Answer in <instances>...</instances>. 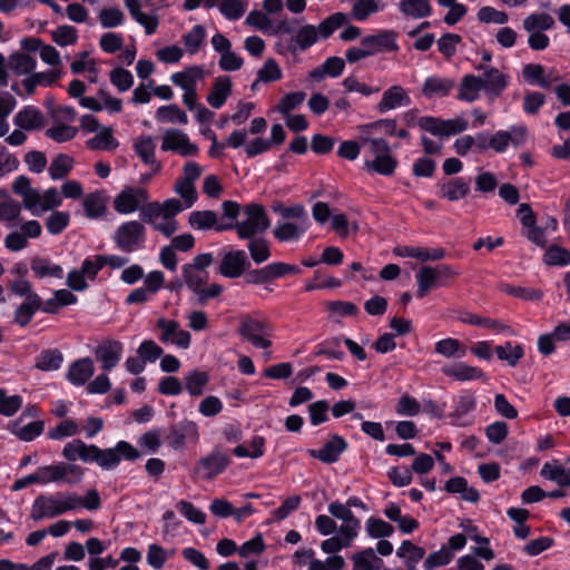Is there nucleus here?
I'll return each instance as SVG.
<instances>
[{
    "label": "nucleus",
    "instance_id": "1",
    "mask_svg": "<svg viewBox=\"0 0 570 570\" xmlns=\"http://www.w3.org/2000/svg\"><path fill=\"white\" fill-rule=\"evenodd\" d=\"M62 455L70 462L80 460L83 463H119L121 460L135 461L141 458L140 451L127 441H119L115 448L101 450L79 439L68 442L62 450Z\"/></svg>",
    "mask_w": 570,
    "mask_h": 570
},
{
    "label": "nucleus",
    "instance_id": "2",
    "mask_svg": "<svg viewBox=\"0 0 570 570\" xmlns=\"http://www.w3.org/2000/svg\"><path fill=\"white\" fill-rule=\"evenodd\" d=\"M416 108L410 109L402 114V121L405 127L412 128L419 126L422 130L436 136L450 137L465 131L469 122L463 118L442 119L434 116L417 117Z\"/></svg>",
    "mask_w": 570,
    "mask_h": 570
},
{
    "label": "nucleus",
    "instance_id": "3",
    "mask_svg": "<svg viewBox=\"0 0 570 570\" xmlns=\"http://www.w3.org/2000/svg\"><path fill=\"white\" fill-rule=\"evenodd\" d=\"M83 475V471L79 465H45L39 468L36 473L18 479L12 484L13 491H20L32 483H67L76 484Z\"/></svg>",
    "mask_w": 570,
    "mask_h": 570
},
{
    "label": "nucleus",
    "instance_id": "4",
    "mask_svg": "<svg viewBox=\"0 0 570 570\" xmlns=\"http://www.w3.org/2000/svg\"><path fill=\"white\" fill-rule=\"evenodd\" d=\"M80 503L81 498L76 493L41 494L35 499L31 505L30 518L33 521L52 519L78 509Z\"/></svg>",
    "mask_w": 570,
    "mask_h": 570
},
{
    "label": "nucleus",
    "instance_id": "5",
    "mask_svg": "<svg viewBox=\"0 0 570 570\" xmlns=\"http://www.w3.org/2000/svg\"><path fill=\"white\" fill-rule=\"evenodd\" d=\"M246 219L243 222L220 224L216 232L235 229L239 239H252L257 234H264L271 226L265 208L261 204L252 203L245 206Z\"/></svg>",
    "mask_w": 570,
    "mask_h": 570
},
{
    "label": "nucleus",
    "instance_id": "6",
    "mask_svg": "<svg viewBox=\"0 0 570 570\" xmlns=\"http://www.w3.org/2000/svg\"><path fill=\"white\" fill-rule=\"evenodd\" d=\"M301 273L302 268L297 265L273 262L261 268L248 269L244 275V279L248 285H263L288 275H298Z\"/></svg>",
    "mask_w": 570,
    "mask_h": 570
},
{
    "label": "nucleus",
    "instance_id": "7",
    "mask_svg": "<svg viewBox=\"0 0 570 570\" xmlns=\"http://www.w3.org/2000/svg\"><path fill=\"white\" fill-rule=\"evenodd\" d=\"M114 242L121 252L132 253L145 247L146 228L138 220L120 224L114 235Z\"/></svg>",
    "mask_w": 570,
    "mask_h": 570
},
{
    "label": "nucleus",
    "instance_id": "8",
    "mask_svg": "<svg viewBox=\"0 0 570 570\" xmlns=\"http://www.w3.org/2000/svg\"><path fill=\"white\" fill-rule=\"evenodd\" d=\"M269 325L266 321L257 320L250 316H244L240 320L238 334L253 346L257 348H269L272 342L266 338L269 335Z\"/></svg>",
    "mask_w": 570,
    "mask_h": 570
},
{
    "label": "nucleus",
    "instance_id": "9",
    "mask_svg": "<svg viewBox=\"0 0 570 570\" xmlns=\"http://www.w3.org/2000/svg\"><path fill=\"white\" fill-rule=\"evenodd\" d=\"M397 36L394 30L381 29L374 35L364 36L361 39V46L367 50L370 57L384 52H396L400 49Z\"/></svg>",
    "mask_w": 570,
    "mask_h": 570
},
{
    "label": "nucleus",
    "instance_id": "10",
    "mask_svg": "<svg viewBox=\"0 0 570 570\" xmlns=\"http://www.w3.org/2000/svg\"><path fill=\"white\" fill-rule=\"evenodd\" d=\"M528 128L524 125H512L510 130H498L490 135L488 145L498 154L507 151L510 144L514 147L523 145L527 140Z\"/></svg>",
    "mask_w": 570,
    "mask_h": 570
},
{
    "label": "nucleus",
    "instance_id": "11",
    "mask_svg": "<svg viewBox=\"0 0 570 570\" xmlns=\"http://www.w3.org/2000/svg\"><path fill=\"white\" fill-rule=\"evenodd\" d=\"M518 216L525 229V237L539 247H546L547 235L544 228L537 226V217L529 204H521L518 208Z\"/></svg>",
    "mask_w": 570,
    "mask_h": 570
},
{
    "label": "nucleus",
    "instance_id": "12",
    "mask_svg": "<svg viewBox=\"0 0 570 570\" xmlns=\"http://www.w3.org/2000/svg\"><path fill=\"white\" fill-rule=\"evenodd\" d=\"M197 438V425L191 421H181L169 428L165 435V442L168 446L180 450L188 442H195Z\"/></svg>",
    "mask_w": 570,
    "mask_h": 570
},
{
    "label": "nucleus",
    "instance_id": "13",
    "mask_svg": "<svg viewBox=\"0 0 570 570\" xmlns=\"http://www.w3.org/2000/svg\"><path fill=\"white\" fill-rule=\"evenodd\" d=\"M250 266L247 255L242 249L226 253L218 266V273L227 278H238L247 272Z\"/></svg>",
    "mask_w": 570,
    "mask_h": 570
},
{
    "label": "nucleus",
    "instance_id": "14",
    "mask_svg": "<svg viewBox=\"0 0 570 570\" xmlns=\"http://www.w3.org/2000/svg\"><path fill=\"white\" fill-rule=\"evenodd\" d=\"M478 71H483L482 82L484 83L482 89L487 96L491 99H495L507 89L509 85V77L501 72L495 67H487L480 63L475 67Z\"/></svg>",
    "mask_w": 570,
    "mask_h": 570
},
{
    "label": "nucleus",
    "instance_id": "15",
    "mask_svg": "<svg viewBox=\"0 0 570 570\" xmlns=\"http://www.w3.org/2000/svg\"><path fill=\"white\" fill-rule=\"evenodd\" d=\"M148 191L144 188L126 187L114 199V208L119 214L136 212L141 203L148 200Z\"/></svg>",
    "mask_w": 570,
    "mask_h": 570
},
{
    "label": "nucleus",
    "instance_id": "16",
    "mask_svg": "<svg viewBox=\"0 0 570 570\" xmlns=\"http://www.w3.org/2000/svg\"><path fill=\"white\" fill-rule=\"evenodd\" d=\"M347 448L348 443L343 436L331 434L321 449H312L308 453L322 463H335Z\"/></svg>",
    "mask_w": 570,
    "mask_h": 570
},
{
    "label": "nucleus",
    "instance_id": "17",
    "mask_svg": "<svg viewBox=\"0 0 570 570\" xmlns=\"http://www.w3.org/2000/svg\"><path fill=\"white\" fill-rule=\"evenodd\" d=\"M436 195L449 202H459L465 198L471 190L470 180L464 177L441 179L436 183Z\"/></svg>",
    "mask_w": 570,
    "mask_h": 570
},
{
    "label": "nucleus",
    "instance_id": "18",
    "mask_svg": "<svg viewBox=\"0 0 570 570\" xmlns=\"http://www.w3.org/2000/svg\"><path fill=\"white\" fill-rule=\"evenodd\" d=\"M328 513L340 520L341 527L338 529L340 533L346 534L351 538H356L361 528L360 520L353 514L351 509L341 502H332L328 508Z\"/></svg>",
    "mask_w": 570,
    "mask_h": 570
},
{
    "label": "nucleus",
    "instance_id": "19",
    "mask_svg": "<svg viewBox=\"0 0 570 570\" xmlns=\"http://www.w3.org/2000/svg\"><path fill=\"white\" fill-rule=\"evenodd\" d=\"M13 124L22 130L33 131L45 127L46 118L39 108L28 105L16 114Z\"/></svg>",
    "mask_w": 570,
    "mask_h": 570
},
{
    "label": "nucleus",
    "instance_id": "20",
    "mask_svg": "<svg viewBox=\"0 0 570 570\" xmlns=\"http://www.w3.org/2000/svg\"><path fill=\"white\" fill-rule=\"evenodd\" d=\"M96 358L105 371H111L117 366L122 354V344L119 341L107 340L96 348Z\"/></svg>",
    "mask_w": 570,
    "mask_h": 570
},
{
    "label": "nucleus",
    "instance_id": "21",
    "mask_svg": "<svg viewBox=\"0 0 570 570\" xmlns=\"http://www.w3.org/2000/svg\"><path fill=\"white\" fill-rule=\"evenodd\" d=\"M411 104V98L402 86L394 85L387 88L381 101L376 105L380 114H385L399 107H406Z\"/></svg>",
    "mask_w": 570,
    "mask_h": 570
},
{
    "label": "nucleus",
    "instance_id": "22",
    "mask_svg": "<svg viewBox=\"0 0 570 570\" xmlns=\"http://www.w3.org/2000/svg\"><path fill=\"white\" fill-rule=\"evenodd\" d=\"M21 419L10 421L7 430L20 441L31 442L41 435L45 431L46 423L43 420H36L26 425H21Z\"/></svg>",
    "mask_w": 570,
    "mask_h": 570
},
{
    "label": "nucleus",
    "instance_id": "23",
    "mask_svg": "<svg viewBox=\"0 0 570 570\" xmlns=\"http://www.w3.org/2000/svg\"><path fill=\"white\" fill-rule=\"evenodd\" d=\"M442 373L459 382H469L474 380H485V373L482 368L469 365L464 362H458L442 367Z\"/></svg>",
    "mask_w": 570,
    "mask_h": 570
},
{
    "label": "nucleus",
    "instance_id": "24",
    "mask_svg": "<svg viewBox=\"0 0 570 570\" xmlns=\"http://www.w3.org/2000/svg\"><path fill=\"white\" fill-rule=\"evenodd\" d=\"M454 86L453 79L430 76L424 80L421 92L428 99L444 98L451 94Z\"/></svg>",
    "mask_w": 570,
    "mask_h": 570
},
{
    "label": "nucleus",
    "instance_id": "25",
    "mask_svg": "<svg viewBox=\"0 0 570 570\" xmlns=\"http://www.w3.org/2000/svg\"><path fill=\"white\" fill-rule=\"evenodd\" d=\"M95 366L90 357H82L72 362L66 379L75 386L85 385L94 375Z\"/></svg>",
    "mask_w": 570,
    "mask_h": 570
},
{
    "label": "nucleus",
    "instance_id": "26",
    "mask_svg": "<svg viewBox=\"0 0 570 570\" xmlns=\"http://www.w3.org/2000/svg\"><path fill=\"white\" fill-rule=\"evenodd\" d=\"M232 86L230 77L216 78L206 98L208 105L215 109L222 108L232 94Z\"/></svg>",
    "mask_w": 570,
    "mask_h": 570
},
{
    "label": "nucleus",
    "instance_id": "27",
    "mask_svg": "<svg viewBox=\"0 0 570 570\" xmlns=\"http://www.w3.org/2000/svg\"><path fill=\"white\" fill-rule=\"evenodd\" d=\"M435 269L433 266L430 265H423L419 272L415 275L417 289H416V297L423 298L425 297L430 291H432L435 287L445 286V283L443 281L438 282V278L435 276Z\"/></svg>",
    "mask_w": 570,
    "mask_h": 570
},
{
    "label": "nucleus",
    "instance_id": "28",
    "mask_svg": "<svg viewBox=\"0 0 570 570\" xmlns=\"http://www.w3.org/2000/svg\"><path fill=\"white\" fill-rule=\"evenodd\" d=\"M39 307H41L39 295H31L29 299H24L13 312L14 324L20 327L28 326Z\"/></svg>",
    "mask_w": 570,
    "mask_h": 570
},
{
    "label": "nucleus",
    "instance_id": "29",
    "mask_svg": "<svg viewBox=\"0 0 570 570\" xmlns=\"http://www.w3.org/2000/svg\"><path fill=\"white\" fill-rule=\"evenodd\" d=\"M108 198L102 191L90 193L85 196L82 206L85 214L90 219H98L107 212Z\"/></svg>",
    "mask_w": 570,
    "mask_h": 570
},
{
    "label": "nucleus",
    "instance_id": "30",
    "mask_svg": "<svg viewBox=\"0 0 570 570\" xmlns=\"http://www.w3.org/2000/svg\"><path fill=\"white\" fill-rule=\"evenodd\" d=\"M155 141L150 136H141L134 142V150L145 165L155 166L154 173L160 170V164L155 158Z\"/></svg>",
    "mask_w": 570,
    "mask_h": 570
},
{
    "label": "nucleus",
    "instance_id": "31",
    "mask_svg": "<svg viewBox=\"0 0 570 570\" xmlns=\"http://www.w3.org/2000/svg\"><path fill=\"white\" fill-rule=\"evenodd\" d=\"M482 77L469 73L463 76L456 98L461 101L473 102L479 98V91L483 90Z\"/></svg>",
    "mask_w": 570,
    "mask_h": 570
},
{
    "label": "nucleus",
    "instance_id": "32",
    "mask_svg": "<svg viewBox=\"0 0 570 570\" xmlns=\"http://www.w3.org/2000/svg\"><path fill=\"white\" fill-rule=\"evenodd\" d=\"M433 465H394L390 472L389 478L396 487H404L410 484L412 480V470L419 474H426Z\"/></svg>",
    "mask_w": 570,
    "mask_h": 570
},
{
    "label": "nucleus",
    "instance_id": "33",
    "mask_svg": "<svg viewBox=\"0 0 570 570\" xmlns=\"http://www.w3.org/2000/svg\"><path fill=\"white\" fill-rule=\"evenodd\" d=\"M63 363V354L58 348L42 350L36 357L35 367L42 372L58 371Z\"/></svg>",
    "mask_w": 570,
    "mask_h": 570
},
{
    "label": "nucleus",
    "instance_id": "34",
    "mask_svg": "<svg viewBox=\"0 0 570 570\" xmlns=\"http://www.w3.org/2000/svg\"><path fill=\"white\" fill-rule=\"evenodd\" d=\"M30 268L37 278L55 277L62 278L63 269L60 265L52 264L49 258L35 256L31 259Z\"/></svg>",
    "mask_w": 570,
    "mask_h": 570
},
{
    "label": "nucleus",
    "instance_id": "35",
    "mask_svg": "<svg viewBox=\"0 0 570 570\" xmlns=\"http://www.w3.org/2000/svg\"><path fill=\"white\" fill-rule=\"evenodd\" d=\"M400 11L413 19H422L432 16L433 8L430 0H401Z\"/></svg>",
    "mask_w": 570,
    "mask_h": 570
},
{
    "label": "nucleus",
    "instance_id": "36",
    "mask_svg": "<svg viewBox=\"0 0 570 570\" xmlns=\"http://www.w3.org/2000/svg\"><path fill=\"white\" fill-rule=\"evenodd\" d=\"M343 335L326 338L315 346V356H326L330 360L343 361L345 358L344 351L341 350Z\"/></svg>",
    "mask_w": 570,
    "mask_h": 570
},
{
    "label": "nucleus",
    "instance_id": "37",
    "mask_svg": "<svg viewBox=\"0 0 570 570\" xmlns=\"http://www.w3.org/2000/svg\"><path fill=\"white\" fill-rule=\"evenodd\" d=\"M203 76L204 69L202 66H190L184 71L173 73L170 80L183 90H188L196 88L197 80L202 79Z\"/></svg>",
    "mask_w": 570,
    "mask_h": 570
},
{
    "label": "nucleus",
    "instance_id": "38",
    "mask_svg": "<svg viewBox=\"0 0 570 570\" xmlns=\"http://www.w3.org/2000/svg\"><path fill=\"white\" fill-rule=\"evenodd\" d=\"M353 570H380L383 560L379 558L372 548L355 552L352 556Z\"/></svg>",
    "mask_w": 570,
    "mask_h": 570
},
{
    "label": "nucleus",
    "instance_id": "39",
    "mask_svg": "<svg viewBox=\"0 0 570 570\" xmlns=\"http://www.w3.org/2000/svg\"><path fill=\"white\" fill-rule=\"evenodd\" d=\"M36 67L37 59L24 52H13L8 58V68L17 76L29 75Z\"/></svg>",
    "mask_w": 570,
    "mask_h": 570
},
{
    "label": "nucleus",
    "instance_id": "40",
    "mask_svg": "<svg viewBox=\"0 0 570 570\" xmlns=\"http://www.w3.org/2000/svg\"><path fill=\"white\" fill-rule=\"evenodd\" d=\"M348 22V17L344 12L330 14L316 27L318 39H328L338 28Z\"/></svg>",
    "mask_w": 570,
    "mask_h": 570
},
{
    "label": "nucleus",
    "instance_id": "41",
    "mask_svg": "<svg viewBox=\"0 0 570 570\" xmlns=\"http://www.w3.org/2000/svg\"><path fill=\"white\" fill-rule=\"evenodd\" d=\"M435 353L445 357L462 358L468 353V347L456 338L446 337L434 344Z\"/></svg>",
    "mask_w": 570,
    "mask_h": 570
},
{
    "label": "nucleus",
    "instance_id": "42",
    "mask_svg": "<svg viewBox=\"0 0 570 570\" xmlns=\"http://www.w3.org/2000/svg\"><path fill=\"white\" fill-rule=\"evenodd\" d=\"M90 150L112 151L119 146V141L114 137L112 129L104 127L100 132L86 141Z\"/></svg>",
    "mask_w": 570,
    "mask_h": 570
},
{
    "label": "nucleus",
    "instance_id": "43",
    "mask_svg": "<svg viewBox=\"0 0 570 570\" xmlns=\"http://www.w3.org/2000/svg\"><path fill=\"white\" fill-rule=\"evenodd\" d=\"M445 490L449 493H458L461 494V498L469 502H476L480 498L479 492L468 485V482L462 476H455L446 481L445 483Z\"/></svg>",
    "mask_w": 570,
    "mask_h": 570
},
{
    "label": "nucleus",
    "instance_id": "44",
    "mask_svg": "<svg viewBox=\"0 0 570 570\" xmlns=\"http://www.w3.org/2000/svg\"><path fill=\"white\" fill-rule=\"evenodd\" d=\"M495 354L500 361H504L509 366L514 367L524 356V346L505 342L503 345L495 347Z\"/></svg>",
    "mask_w": 570,
    "mask_h": 570
},
{
    "label": "nucleus",
    "instance_id": "45",
    "mask_svg": "<svg viewBox=\"0 0 570 570\" xmlns=\"http://www.w3.org/2000/svg\"><path fill=\"white\" fill-rule=\"evenodd\" d=\"M184 382L185 389L191 396H199L209 382V375L205 371L195 368L184 377Z\"/></svg>",
    "mask_w": 570,
    "mask_h": 570
},
{
    "label": "nucleus",
    "instance_id": "46",
    "mask_svg": "<svg viewBox=\"0 0 570 570\" xmlns=\"http://www.w3.org/2000/svg\"><path fill=\"white\" fill-rule=\"evenodd\" d=\"M424 554L423 548L413 544L409 540L403 541L396 551V556L405 560L407 570H415L416 563L423 559Z\"/></svg>",
    "mask_w": 570,
    "mask_h": 570
},
{
    "label": "nucleus",
    "instance_id": "47",
    "mask_svg": "<svg viewBox=\"0 0 570 570\" xmlns=\"http://www.w3.org/2000/svg\"><path fill=\"white\" fill-rule=\"evenodd\" d=\"M554 19L546 12H534L529 14L522 22L523 29L528 32L546 31L554 27Z\"/></svg>",
    "mask_w": 570,
    "mask_h": 570
},
{
    "label": "nucleus",
    "instance_id": "48",
    "mask_svg": "<svg viewBox=\"0 0 570 570\" xmlns=\"http://www.w3.org/2000/svg\"><path fill=\"white\" fill-rule=\"evenodd\" d=\"M365 166L374 173L382 176H391L397 167V159L391 155H379L373 160H367Z\"/></svg>",
    "mask_w": 570,
    "mask_h": 570
},
{
    "label": "nucleus",
    "instance_id": "49",
    "mask_svg": "<svg viewBox=\"0 0 570 570\" xmlns=\"http://www.w3.org/2000/svg\"><path fill=\"white\" fill-rule=\"evenodd\" d=\"M73 158L67 154L57 155L49 166V176L53 180H59L69 175L73 168Z\"/></svg>",
    "mask_w": 570,
    "mask_h": 570
},
{
    "label": "nucleus",
    "instance_id": "50",
    "mask_svg": "<svg viewBox=\"0 0 570 570\" xmlns=\"http://www.w3.org/2000/svg\"><path fill=\"white\" fill-rule=\"evenodd\" d=\"M292 39L297 51H306L318 41L316 26L309 23L302 26Z\"/></svg>",
    "mask_w": 570,
    "mask_h": 570
},
{
    "label": "nucleus",
    "instance_id": "51",
    "mask_svg": "<svg viewBox=\"0 0 570 570\" xmlns=\"http://www.w3.org/2000/svg\"><path fill=\"white\" fill-rule=\"evenodd\" d=\"M476 407V400L472 392L463 391L460 395L453 399V412L451 416L459 420L468 413L474 411Z\"/></svg>",
    "mask_w": 570,
    "mask_h": 570
},
{
    "label": "nucleus",
    "instance_id": "52",
    "mask_svg": "<svg viewBox=\"0 0 570 570\" xmlns=\"http://www.w3.org/2000/svg\"><path fill=\"white\" fill-rule=\"evenodd\" d=\"M461 321L470 325L493 330L495 332H509L511 330L509 325H505L499 320L480 316L473 313H466Z\"/></svg>",
    "mask_w": 570,
    "mask_h": 570
},
{
    "label": "nucleus",
    "instance_id": "53",
    "mask_svg": "<svg viewBox=\"0 0 570 570\" xmlns=\"http://www.w3.org/2000/svg\"><path fill=\"white\" fill-rule=\"evenodd\" d=\"M191 227L196 229H212L216 230V227L220 224H217V215L213 210H195L191 212L188 219Z\"/></svg>",
    "mask_w": 570,
    "mask_h": 570
},
{
    "label": "nucleus",
    "instance_id": "54",
    "mask_svg": "<svg viewBox=\"0 0 570 570\" xmlns=\"http://www.w3.org/2000/svg\"><path fill=\"white\" fill-rule=\"evenodd\" d=\"M156 117L161 122L180 125L188 122L187 114L175 104L159 107L156 111Z\"/></svg>",
    "mask_w": 570,
    "mask_h": 570
},
{
    "label": "nucleus",
    "instance_id": "55",
    "mask_svg": "<svg viewBox=\"0 0 570 570\" xmlns=\"http://www.w3.org/2000/svg\"><path fill=\"white\" fill-rule=\"evenodd\" d=\"M181 276L184 277L187 288L195 293L207 283L208 272L194 269L189 264H184L181 266Z\"/></svg>",
    "mask_w": 570,
    "mask_h": 570
},
{
    "label": "nucleus",
    "instance_id": "56",
    "mask_svg": "<svg viewBox=\"0 0 570 570\" xmlns=\"http://www.w3.org/2000/svg\"><path fill=\"white\" fill-rule=\"evenodd\" d=\"M380 0H356L353 3L351 14L356 21H365L372 13L383 10Z\"/></svg>",
    "mask_w": 570,
    "mask_h": 570
},
{
    "label": "nucleus",
    "instance_id": "57",
    "mask_svg": "<svg viewBox=\"0 0 570 570\" xmlns=\"http://www.w3.org/2000/svg\"><path fill=\"white\" fill-rule=\"evenodd\" d=\"M543 262L549 266H568L570 265V250L551 244L543 255Z\"/></svg>",
    "mask_w": 570,
    "mask_h": 570
},
{
    "label": "nucleus",
    "instance_id": "58",
    "mask_svg": "<svg viewBox=\"0 0 570 570\" xmlns=\"http://www.w3.org/2000/svg\"><path fill=\"white\" fill-rule=\"evenodd\" d=\"M272 210L284 219L308 220L306 209L302 204L285 206L282 202H275L272 205Z\"/></svg>",
    "mask_w": 570,
    "mask_h": 570
},
{
    "label": "nucleus",
    "instance_id": "59",
    "mask_svg": "<svg viewBox=\"0 0 570 570\" xmlns=\"http://www.w3.org/2000/svg\"><path fill=\"white\" fill-rule=\"evenodd\" d=\"M305 232L306 228H299L296 224L286 222L278 223L274 228L273 234L278 242L283 243L298 240Z\"/></svg>",
    "mask_w": 570,
    "mask_h": 570
},
{
    "label": "nucleus",
    "instance_id": "60",
    "mask_svg": "<svg viewBox=\"0 0 570 570\" xmlns=\"http://www.w3.org/2000/svg\"><path fill=\"white\" fill-rule=\"evenodd\" d=\"M0 198L3 199L0 202V219L8 222L17 219L21 212L19 203L13 200L4 188L0 189Z\"/></svg>",
    "mask_w": 570,
    "mask_h": 570
},
{
    "label": "nucleus",
    "instance_id": "61",
    "mask_svg": "<svg viewBox=\"0 0 570 570\" xmlns=\"http://www.w3.org/2000/svg\"><path fill=\"white\" fill-rule=\"evenodd\" d=\"M522 76L529 85H538L548 89L550 81L544 78V67L539 63H528L522 69Z\"/></svg>",
    "mask_w": 570,
    "mask_h": 570
},
{
    "label": "nucleus",
    "instance_id": "62",
    "mask_svg": "<svg viewBox=\"0 0 570 570\" xmlns=\"http://www.w3.org/2000/svg\"><path fill=\"white\" fill-rule=\"evenodd\" d=\"M540 474L560 487L570 485V468L564 465H543Z\"/></svg>",
    "mask_w": 570,
    "mask_h": 570
},
{
    "label": "nucleus",
    "instance_id": "63",
    "mask_svg": "<svg viewBox=\"0 0 570 570\" xmlns=\"http://www.w3.org/2000/svg\"><path fill=\"white\" fill-rule=\"evenodd\" d=\"M206 37V30L202 24H195L190 31L183 36V42L190 55L199 51Z\"/></svg>",
    "mask_w": 570,
    "mask_h": 570
},
{
    "label": "nucleus",
    "instance_id": "64",
    "mask_svg": "<svg viewBox=\"0 0 570 570\" xmlns=\"http://www.w3.org/2000/svg\"><path fill=\"white\" fill-rule=\"evenodd\" d=\"M22 402L21 395H8L7 390L0 387V415L13 416L22 406Z\"/></svg>",
    "mask_w": 570,
    "mask_h": 570
}]
</instances>
